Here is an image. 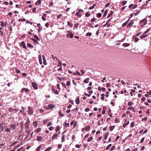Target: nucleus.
<instances>
[{"instance_id":"1","label":"nucleus","mask_w":151,"mask_h":151,"mask_svg":"<svg viewBox=\"0 0 151 151\" xmlns=\"http://www.w3.org/2000/svg\"><path fill=\"white\" fill-rule=\"evenodd\" d=\"M6 123L5 122H2L0 123V130L1 131H4V129L6 127Z\"/></svg>"},{"instance_id":"2","label":"nucleus","mask_w":151,"mask_h":151,"mask_svg":"<svg viewBox=\"0 0 151 151\" xmlns=\"http://www.w3.org/2000/svg\"><path fill=\"white\" fill-rule=\"evenodd\" d=\"M28 114L30 115H32L33 114L34 111L33 108L32 107H30L29 106H28Z\"/></svg>"},{"instance_id":"3","label":"nucleus","mask_w":151,"mask_h":151,"mask_svg":"<svg viewBox=\"0 0 151 151\" xmlns=\"http://www.w3.org/2000/svg\"><path fill=\"white\" fill-rule=\"evenodd\" d=\"M74 34H73L70 31L68 30L67 31V36L69 37L70 38H73Z\"/></svg>"},{"instance_id":"4","label":"nucleus","mask_w":151,"mask_h":151,"mask_svg":"<svg viewBox=\"0 0 151 151\" xmlns=\"http://www.w3.org/2000/svg\"><path fill=\"white\" fill-rule=\"evenodd\" d=\"M32 85L35 90H37L38 88V84L36 82H32L31 83Z\"/></svg>"},{"instance_id":"5","label":"nucleus","mask_w":151,"mask_h":151,"mask_svg":"<svg viewBox=\"0 0 151 151\" xmlns=\"http://www.w3.org/2000/svg\"><path fill=\"white\" fill-rule=\"evenodd\" d=\"M147 21L146 19H143L140 21V25L141 27H143L147 24Z\"/></svg>"},{"instance_id":"6","label":"nucleus","mask_w":151,"mask_h":151,"mask_svg":"<svg viewBox=\"0 0 151 151\" xmlns=\"http://www.w3.org/2000/svg\"><path fill=\"white\" fill-rule=\"evenodd\" d=\"M54 108V106L52 104H49L48 105L46 109L48 110H50Z\"/></svg>"},{"instance_id":"7","label":"nucleus","mask_w":151,"mask_h":151,"mask_svg":"<svg viewBox=\"0 0 151 151\" xmlns=\"http://www.w3.org/2000/svg\"><path fill=\"white\" fill-rule=\"evenodd\" d=\"M10 127L11 130H14L17 127V124L16 123L14 124H11L10 125Z\"/></svg>"},{"instance_id":"8","label":"nucleus","mask_w":151,"mask_h":151,"mask_svg":"<svg viewBox=\"0 0 151 151\" xmlns=\"http://www.w3.org/2000/svg\"><path fill=\"white\" fill-rule=\"evenodd\" d=\"M42 59H43V64L45 65H46L47 64V63L46 62V60L45 57V56L44 55H42Z\"/></svg>"},{"instance_id":"9","label":"nucleus","mask_w":151,"mask_h":151,"mask_svg":"<svg viewBox=\"0 0 151 151\" xmlns=\"http://www.w3.org/2000/svg\"><path fill=\"white\" fill-rule=\"evenodd\" d=\"M29 91V89L28 88H24L21 89L20 92L23 93V91H24L25 92H28Z\"/></svg>"},{"instance_id":"10","label":"nucleus","mask_w":151,"mask_h":151,"mask_svg":"<svg viewBox=\"0 0 151 151\" xmlns=\"http://www.w3.org/2000/svg\"><path fill=\"white\" fill-rule=\"evenodd\" d=\"M11 130L10 128H6V127H5V128L4 129V131L6 132H11Z\"/></svg>"},{"instance_id":"11","label":"nucleus","mask_w":151,"mask_h":151,"mask_svg":"<svg viewBox=\"0 0 151 151\" xmlns=\"http://www.w3.org/2000/svg\"><path fill=\"white\" fill-rule=\"evenodd\" d=\"M21 44L22 45V46L25 49H27V47H26L25 43V42H24V41L22 42H21Z\"/></svg>"},{"instance_id":"12","label":"nucleus","mask_w":151,"mask_h":151,"mask_svg":"<svg viewBox=\"0 0 151 151\" xmlns=\"http://www.w3.org/2000/svg\"><path fill=\"white\" fill-rule=\"evenodd\" d=\"M33 126L35 128H36L37 126V121H35L33 123Z\"/></svg>"},{"instance_id":"13","label":"nucleus","mask_w":151,"mask_h":151,"mask_svg":"<svg viewBox=\"0 0 151 151\" xmlns=\"http://www.w3.org/2000/svg\"><path fill=\"white\" fill-rule=\"evenodd\" d=\"M58 134H57V133H56L55 134H54L52 137V139H55L58 136Z\"/></svg>"},{"instance_id":"14","label":"nucleus","mask_w":151,"mask_h":151,"mask_svg":"<svg viewBox=\"0 0 151 151\" xmlns=\"http://www.w3.org/2000/svg\"><path fill=\"white\" fill-rule=\"evenodd\" d=\"M43 138V137L41 136H38L37 137V139L38 141H40Z\"/></svg>"},{"instance_id":"15","label":"nucleus","mask_w":151,"mask_h":151,"mask_svg":"<svg viewBox=\"0 0 151 151\" xmlns=\"http://www.w3.org/2000/svg\"><path fill=\"white\" fill-rule=\"evenodd\" d=\"M25 126L26 128V130L28 131L29 129V124L28 123H26L25 124Z\"/></svg>"},{"instance_id":"16","label":"nucleus","mask_w":151,"mask_h":151,"mask_svg":"<svg viewBox=\"0 0 151 151\" xmlns=\"http://www.w3.org/2000/svg\"><path fill=\"white\" fill-rule=\"evenodd\" d=\"M129 19H129L128 20H127V21H126L125 22H124V23L123 24H122V27H124V26H125L129 22Z\"/></svg>"},{"instance_id":"17","label":"nucleus","mask_w":151,"mask_h":151,"mask_svg":"<svg viewBox=\"0 0 151 151\" xmlns=\"http://www.w3.org/2000/svg\"><path fill=\"white\" fill-rule=\"evenodd\" d=\"M3 31L4 29L2 27L0 28V32L1 36H3Z\"/></svg>"},{"instance_id":"18","label":"nucleus","mask_w":151,"mask_h":151,"mask_svg":"<svg viewBox=\"0 0 151 151\" xmlns=\"http://www.w3.org/2000/svg\"><path fill=\"white\" fill-rule=\"evenodd\" d=\"M53 92L56 95H58L59 94V92L58 91L55 90L54 89H53Z\"/></svg>"},{"instance_id":"19","label":"nucleus","mask_w":151,"mask_h":151,"mask_svg":"<svg viewBox=\"0 0 151 151\" xmlns=\"http://www.w3.org/2000/svg\"><path fill=\"white\" fill-rule=\"evenodd\" d=\"M86 131H88L90 130V127L89 126H87L85 127Z\"/></svg>"},{"instance_id":"20","label":"nucleus","mask_w":151,"mask_h":151,"mask_svg":"<svg viewBox=\"0 0 151 151\" xmlns=\"http://www.w3.org/2000/svg\"><path fill=\"white\" fill-rule=\"evenodd\" d=\"M28 47L31 48H33L34 47L30 43H28L27 44Z\"/></svg>"},{"instance_id":"21","label":"nucleus","mask_w":151,"mask_h":151,"mask_svg":"<svg viewBox=\"0 0 151 151\" xmlns=\"http://www.w3.org/2000/svg\"><path fill=\"white\" fill-rule=\"evenodd\" d=\"M41 3V1L40 0H38L37 2H36L35 3V4L36 6H38L39 5H40Z\"/></svg>"},{"instance_id":"22","label":"nucleus","mask_w":151,"mask_h":151,"mask_svg":"<svg viewBox=\"0 0 151 151\" xmlns=\"http://www.w3.org/2000/svg\"><path fill=\"white\" fill-rule=\"evenodd\" d=\"M134 24V22L132 20L129 23H128L127 24V26L128 27H130L131 26H132Z\"/></svg>"},{"instance_id":"23","label":"nucleus","mask_w":151,"mask_h":151,"mask_svg":"<svg viewBox=\"0 0 151 151\" xmlns=\"http://www.w3.org/2000/svg\"><path fill=\"white\" fill-rule=\"evenodd\" d=\"M147 36V35H145L144 34H143L142 35L140 36V38L141 39L145 38Z\"/></svg>"},{"instance_id":"24","label":"nucleus","mask_w":151,"mask_h":151,"mask_svg":"<svg viewBox=\"0 0 151 151\" xmlns=\"http://www.w3.org/2000/svg\"><path fill=\"white\" fill-rule=\"evenodd\" d=\"M67 24L69 26L71 27L73 26V24L70 21H68V22Z\"/></svg>"},{"instance_id":"25","label":"nucleus","mask_w":151,"mask_h":151,"mask_svg":"<svg viewBox=\"0 0 151 151\" xmlns=\"http://www.w3.org/2000/svg\"><path fill=\"white\" fill-rule=\"evenodd\" d=\"M76 104H78L80 103V100L79 97H78L76 100Z\"/></svg>"},{"instance_id":"26","label":"nucleus","mask_w":151,"mask_h":151,"mask_svg":"<svg viewBox=\"0 0 151 151\" xmlns=\"http://www.w3.org/2000/svg\"><path fill=\"white\" fill-rule=\"evenodd\" d=\"M76 16H78L79 17H81L82 16V14H80V13L79 12H78L76 13Z\"/></svg>"},{"instance_id":"27","label":"nucleus","mask_w":151,"mask_h":151,"mask_svg":"<svg viewBox=\"0 0 151 151\" xmlns=\"http://www.w3.org/2000/svg\"><path fill=\"white\" fill-rule=\"evenodd\" d=\"M108 12V10H105V12H104V14H103V17H105L106 16V15L107 14V13Z\"/></svg>"},{"instance_id":"28","label":"nucleus","mask_w":151,"mask_h":151,"mask_svg":"<svg viewBox=\"0 0 151 151\" xmlns=\"http://www.w3.org/2000/svg\"><path fill=\"white\" fill-rule=\"evenodd\" d=\"M89 78H86L85 80H84V82L85 83H88L89 81Z\"/></svg>"},{"instance_id":"29","label":"nucleus","mask_w":151,"mask_h":151,"mask_svg":"<svg viewBox=\"0 0 151 151\" xmlns=\"http://www.w3.org/2000/svg\"><path fill=\"white\" fill-rule=\"evenodd\" d=\"M123 45L125 47H127L129 46L130 45V44L128 43H124L123 44Z\"/></svg>"},{"instance_id":"30","label":"nucleus","mask_w":151,"mask_h":151,"mask_svg":"<svg viewBox=\"0 0 151 151\" xmlns=\"http://www.w3.org/2000/svg\"><path fill=\"white\" fill-rule=\"evenodd\" d=\"M41 130L40 128H39L35 130V132L36 133H38L40 132Z\"/></svg>"},{"instance_id":"31","label":"nucleus","mask_w":151,"mask_h":151,"mask_svg":"<svg viewBox=\"0 0 151 151\" xmlns=\"http://www.w3.org/2000/svg\"><path fill=\"white\" fill-rule=\"evenodd\" d=\"M79 24L78 23H77L76 24H75L74 25V28H75L76 29H77L78 27L79 26Z\"/></svg>"},{"instance_id":"32","label":"nucleus","mask_w":151,"mask_h":151,"mask_svg":"<svg viewBox=\"0 0 151 151\" xmlns=\"http://www.w3.org/2000/svg\"><path fill=\"white\" fill-rule=\"evenodd\" d=\"M65 137V134H64L62 136V137H61L62 142H64L65 141V139H64Z\"/></svg>"},{"instance_id":"33","label":"nucleus","mask_w":151,"mask_h":151,"mask_svg":"<svg viewBox=\"0 0 151 151\" xmlns=\"http://www.w3.org/2000/svg\"><path fill=\"white\" fill-rule=\"evenodd\" d=\"M31 39V40L33 41L34 42H35L37 44H39L38 42L35 39H32V38Z\"/></svg>"},{"instance_id":"34","label":"nucleus","mask_w":151,"mask_h":151,"mask_svg":"<svg viewBox=\"0 0 151 151\" xmlns=\"http://www.w3.org/2000/svg\"><path fill=\"white\" fill-rule=\"evenodd\" d=\"M60 129V127L59 126H58L57 127L56 129H55V131L56 132H58Z\"/></svg>"},{"instance_id":"35","label":"nucleus","mask_w":151,"mask_h":151,"mask_svg":"<svg viewBox=\"0 0 151 151\" xmlns=\"http://www.w3.org/2000/svg\"><path fill=\"white\" fill-rule=\"evenodd\" d=\"M114 13V12H113V11H111L110 13L109 14L108 16H107V18H109L111 15H112Z\"/></svg>"},{"instance_id":"36","label":"nucleus","mask_w":151,"mask_h":151,"mask_svg":"<svg viewBox=\"0 0 151 151\" xmlns=\"http://www.w3.org/2000/svg\"><path fill=\"white\" fill-rule=\"evenodd\" d=\"M52 149V148L50 147H47L45 150L44 151H50Z\"/></svg>"},{"instance_id":"37","label":"nucleus","mask_w":151,"mask_h":151,"mask_svg":"<svg viewBox=\"0 0 151 151\" xmlns=\"http://www.w3.org/2000/svg\"><path fill=\"white\" fill-rule=\"evenodd\" d=\"M93 139V137H89L88 139V140H87L88 142H90L91 141H92Z\"/></svg>"},{"instance_id":"38","label":"nucleus","mask_w":151,"mask_h":151,"mask_svg":"<svg viewBox=\"0 0 151 151\" xmlns=\"http://www.w3.org/2000/svg\"><path fill=\"white\" fill-rule=\"evenodd\" d=\"M52 57L53 58L54 60H58V58H57L56 56H54V55H52Z\"/></svg>"},{"instance_id":"39","label":"nucleus","mask_w":151,"mask_h":151,"mask_svg":"<svg viewBox=\"0 0 151 151\" xmlns=\"http://www.w3.org/2000/svg\"><path fill=\"white\" fill-rule=\"evenodd\" d=\"M112 146V144H110L109 145L106 147V150H108L109 148L110 147Z\"/></svg>"},{"instance_id":"40","label":"nucleus","mask_w":151,"mask_h":151,"mask_svg":"<svg viewBox=\"0 0 151 151\" xmlns=\"http://www.w3.org/2000/svg\"><path fill=\"white\" fill-rule=\"evenodd\" d=\"M34 38H35L37 40H40V38H39L38 36L37 35H34Z\"/></svg>"},{"instance_id":"41","label":"nucleus","mask_w":151,"mask_h":151,"mask_svg":"<svg viewBox=\"0 0 151 151\" xmlns=\"http://www.w3.org/2000/svg\"><path fill=\"white\" fill-rule=\"evenodd\" d=\"M18 21L19 22H25L26 21V19L24 18L19 19Z\"/></svg>"},{"instance_id":"42","label":"nucleus","mask_w":151,"mask_h":151,"mask_svg":"<svg viewBox=\"0 0 151 151\" xmlns=\"http://www.w3.org/2000/svg\"><path fill=\"white\" fill-rule=\"evenodd\" d=\"M101 15L102 14L101 13H98L97 14V17L98 18L100 17Z\"/></svg>"},{"instance_id":"43","label":"nucleus","mask_w":151,"mask_h":151,"mask_svg":"<svg viewBox=\"0 0 151 151\" xmlns=\"http://www.w3.org/2000/svg\"><path fill=\"white\" fill-rule=\"evenodd\" d=\"M61 84H62V86H63L64 87V88H66L67 87H66V86L65 84V83L64 82H62L61 83Z\"/></svg>"},{"instance_id":"44","label":"nucleus","mask_w":151,"mask_h":151,"mask_svg":"<svg viewBox=\"0 0 151 151\" xmlns=\"http://www.w3.org/2000/svg\"><path fill=\"white\" fill-rule=\"evenodd\" d=\"M53 3L52 2H51L50 3L49 6L50 7H52L53 6Z\"/></svg>"},{"instance_id":"45","label":"nucleus","mask_w":151,"mask_h":151,"mask_svg":"<svg viewBox=\"0 0 151 151\" xmlns=\"http://www.w3.org/2000/svg\"><path fill=\"white\" fill-rule=\"evenodd\" d=\"M105 95L104 93H102L101 94V96H102V97L101 98V99L102 100H103L104 99V96H105Z\"/></svg>"},{"instance_id":"46","label":"nucleus","mask_w":151,"mask_h":151,"mask_svg":"<svg viewBox=\"0 0 151 151\" xmlns=\"http://www.w3.org/2000/svg\"><path fill=\"white\" fill-rule=\"evenodd\" d=\"M114 126H111L110 127V129L111 131H112L114 129Z\"/></svg>"},{"instance_id":"47","label":"nucleus","mask_w":151,"mask_h":151,"mask_svg":"<svg viewBox=\"0 0 151 151\" xmlns=\"http://www.w3.org/2000/svg\"><path fill=\"white\" fill-rule=\"evenodd\" d=\"M92 35V33L91 32H88L86 34V36H91Z\"/></svg>"},{"instance_id":"48","label":"nucleus","mask_w":151,"mask_h":151,"mask_svg":"<svg viewBox=\"0 0 151 151\" xmlns=\"http://www.w3.org/2000/svg\"><path fill=\"white\" fill-rule=\"evenodd\" d=\"M49 120L48 119L45 120L43 122V123L44 124H46L47 122Z\"/></svg>"},{"instance_id":"49","label":"nucleus","mask_w":151,"mask_h":151,"mask_svg":"<svg viewBox=\"0 0 151 151\" xmlns=\"http://www.w3.org/2000/svg\"><path fill=\"white\" fill-rule=\"evenodd\" d=\"M127 3V1H123L122 3V5H124Z\"/></svg>"},{"instance_id":"50","label":"nucleus","mask_w":151,"mask_h":151,"mask_svg":"<svg viewBox=\"0 0 151 151\" xmlns=\"http://www.w3.org/2000/svg\"><path fill=\"white\" fill-rule=\"evenodd\" d=\"M66 85L68 86H70V81H68L66 83Z\"/></svg>"},{"instance_id":"51","label":"nucleus","mask_w":151,"mask_h":151,"mask_svg":"<svg viewBox=\"0 0 151 151\" xmlns=\"http://www.w3.org/2000/svg\"><path fill=\"white\" fill-rule=\"evenodd\" d=\"M112 18V17L110 19H109L106 22V24L104 25L105 26L108 23H109V22L111 21V19Z\"/></svg>"},{"instance_id":"52","label":"nucleus","mask_w":151,"mask_h":151,"mask_svg":"<svg viewBox=\"0 0 151 151\" xmlns=\"http://www.w3.org/2000/svg\"><path fill=\"white\" fill-rule=\"evenodd\" d=\"M58 114L60 116H64V114H61V112L60 111H59L58 112Z\"/></svg>"},{"instance_id":"53","label":"nucleus","mask_w":151,"mask_h":151,"mask_svg":"<svg viewBox=\"0 0 151 151\" xmlns=\"http://www.w3.org/2000/svg\"><path fill=\"white\" fill-rule=\"evenodd\" d=\"M90 14L88 12H87L85 14V15L87 17H88L90 16Z\"/></svg>"},{"instance_id":"54","label":"nucleus","mask_w":151,"mask_h":151,"mask_svg":"<svg viewBox=\"0 0 151 151\" xmlns=\"http://www.w3.org/2000/svg\"><path fill=\"white\" fill-rule=\"evenodd\" d=\"M127 91L125 90H124V91H121V93L122 94H123L124 93H126Z\"/></svg>"},{"instance_id":"55","label":"nucleus","mask_w":151,"mask_h":151,"mask_svg":"<svg viewBox=\"0 0 151 151\" xmlns=\"http://www.w3.org/2000/svg\"><path fill=\"white\" fill-rule=\"evenodd\" d=\"M108 135V134H106L104 136V140H106L107 138V136Z\"/></svg>"},{"instance_id":"56","label":"nucleus","mask_w":151,"mask_h":151,"mask_svg":"<svg viewBox=\"0 0 151 151\" xmlns=\"http://www.w3.org/2000/svg\"><path fill=\"white\" fill-rule=\"evenodd\" d=\"M41 148V146L40 145L37 148V149L36 150V151H39L40 150V148Z\"/></svg>"},{"instance_id":"57","label":"nucleus","mask_w":151,"mask_h":151,"mask_svg":"<svg viewBox=\"0 0 151 151\" xmlns=\"http://www.w3.org/2000/svg\"><path fill=\"white\" fill-rule=\"evenodd\" d=\"M69 123H66L65 125V127H66L69 126Z\"/></svg>"},{"instance_id":"58","label":"nucleus","mask_w":151,"mask_h":151,"mask_svg":"<svg viewBox=\"0 0 151 151\" xmlns=\"http://www.w3.org/2000/svg\"><path fill=\"white\" fill-rule=\"evenodd\" d=\"M81 145H79L78 144H77V145H76L75 147L76 148H79L81 147Z\"/></svg>"},{"instance_id":"59","label":"nucleus","mask_w":151,"mask_h":151,"mask_svg":"<svg viewBox=\"0 0 151 151\" xmlns=\"http://www.w3.org/2000/svg\"><path fill=\"white\" fill-rule=\"evenodd\" d=\"M139 40V39L137 37H135L134 38V40L135 42H137Z\"/></svg>"},{"instance_id":"60","label":"nucleus","mask_w":151,"mask_h":151,"mask_svg":"<svg viewBox=\"0 0 151 151\" xmlns=\"http://www.w3.org/2000/svg\"><path fill=\"white\" fill-rule=\"evenodd\" d=\"M80 71H81V74L82 75H83L85 73V71H84L83 70H80Z\"/></svg>"},{"instance_id":"61","label":"nucleus","mask_w":151,"mask_h":151,"mask_svg":"<svg viewBox=\"0 0 151 151\" xmlns=\"http://www.w3.org/2000/svg\"><path fill=\"white\" fill-rule=\"evenodd\" d=\"M115 147L114 146H113L111 148L110 150L111 151H113L114 149V148H115Z\"/></svg>"},{"instance_id":"62","label":"nucleus","mask_w":151,"mask_h":151,"mask_svg":"<svg viewBox=\"0 0 151 151\" xmlns=\"http://www.w3.org/2000/svg\"><path fill=\"white\" fill-rule=\"evenodd\" d=\"M128 109L129 110H131L132 109H134V108L132 107H129L128 108Z\"/></svg>"},{"instance_id":"63","label":"nucleus","mask_w":151,"mask_h":151,"mask_svg":"<svg viewBox=\"0 0 151 151\" xmlns=\"http://www.w3.org/2000/svg\"><path fill=\"white\" fill-rule=\"evenodd\" d=\"M132 103H133L132 102L129 101L128 102V104L129 106H131L132 105Z\"/></svg>"},{"instance_id":"64","label":"nucleus","mask_w":151,"mask_h":151,"mask_svg":"<svg viewBox=\"0 0 151 151\" xmlns=\"http://www.w3.org/2000/svg\"><path fill=\"white\" fill-rule=\"evenodd\" d=\"M115 123H119V120L118 119L116 118L115 120Z\"/></svg>"}]
</instances>
